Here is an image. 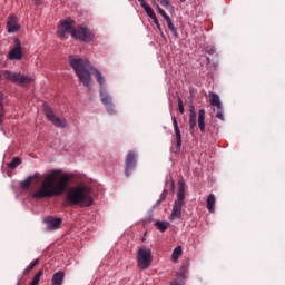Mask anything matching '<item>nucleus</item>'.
<instances>
[{"label":"nucleus","instance_id":"nucleus-1","mask_svg":"<svg viewBox=\"0 0 285 285\" xmlns=\"http://www.w3.org/2000/svg\"><path fill=\"white\" fill-rule=\"evenodd\" d=\"M70 175L61 174V169H52L43 179L42 185L32 194V199L61 197L68 190Z\"/></svg>","mask_w":285,"mask_h":285},{"label":"nucleus","instance_id":"nucleus-2","mask_svg":"<svg viewBox=\"0 0 285 285\" xmlns=\"http://www.w3.org/2000/svg\"><path fill=\"white\" fill-rule=\"evenodd\" d=\"M69 65L72 67V69L76 72V76L78 77L80 83L85 88H87V92H91L92 86L90 85L92 81V76L90 72H92L96 77L97 82L99 83L100 88H104V83H106V79L104 78V75L99 69L95 68L92 66V62L88 59L78 58L75 56L68 57Z\"/></svg>","mask_w":285,"mask_h":285},{"label":"nucleus","instance_id":"nucleus-3","mask_svg":"<svg viewBox=\"0 0 285 285\" xmlns=\"http://www.w3.org/2000/svg\"><path fill=\"white\" fill-rule=\"evenodd\" d=\"M92 188L88 185L75 186L71 187L66 195L65 202L68 206H80L81 208H90V205L94 204Z\"/></svg>","mask_w":285,"mask_h":285},{"label":"nucleus","instance_id":"nucleus-4","mask_svg":"<svg viewBox=\"0 0 285 285\" xmlns=\"http://www.w3.org/2000/svg\"><path fill=\"white\" fill-rule=\"evenodd\" d=\"M138 267L141 271H148L153 264V250L148 247H140L137 250Z\"/></svg>","mask_w":285,"mask_h":285},{"label":"nucleus","instance_id":"nucleus-5","mask_svg":"<svg viewBox=\"0 0 285 285\" xmlns=\"http://www.w3.org/2000/svg\"><path fill=\"white\" fill-rule=\"evenodd\" d=\"M4 79H8V81H11L12 83H19L20 86H28L29 83H32V78L21 75L19 72H11V71H3Z\"/></svg>","mask_w":285,"mask_h":285},{"label":"nucleus","instance_id":"nucleus-6","mask_svg":"<svg viewBox=\"0 0 285 285\" xmlns=\"http://www.w3.org/2000/svg\"><path fill=\"white\" fill-rule=\"evenodd\" d=\"M72 39H79V41L90 43L95 39V33L86 27H78L72 31Z\"/></svg>","mask_w":285,"mask_h":285},{"label":"nucleus","instance_id":"nucleus-7","mask_svg":"<svg viewBox=\"0 0 285 285\" xmlns=\"http://www.w3.org/2000/svg\"><path fill=\"white\" fill-rule=\"evenodd\" d=\"M137 151H129L127 153L125 159V175L126 177H130L132 171L137 169V159H138Z\"/></svg>","mask_w":285,"mask_h":285},{"label":"nucleus","instance_id":"nucleus-8","mask_svg":"<svg viewBox=\"0 0 285 285\" xmlns=\"http://www.w3.org/2000/svg\"><path fill=\"white\" fill-rule=\"evenodd\" d=\"M43 111L47 119H49V121H51L56 128H66L68 126L66 120H61V118L55 115V111H52V108H50L48 104H43Z\"/></svg>","mask_w":285,"mask_h":285},{"label":"nucleus","instance_id":"nucleus-9","mask_svg":"<svg viewBox=\"0 0 285 285\" xmlns=\"http://www.w3.org/2000/svg\"><path fill=\"white\" fill-rule=\"evenodd\" d=\"M100 101L104 104L108 115H117V110H115V105L112 104V97L104 88H100Z\"/></svg>","mask_w":285,"mask_h":285},{"label":"nucleus","instance_id":"nucleus-10","mask_svg":"<svg viewBox=\"0 0 285 285\" xmlns=\"http://www.w3.org/2000/svg\"><path fill=\"white\" fill-rule=\"evenodd\" d=\"M72 23H75V21L70 18L60 21V24L58 26V35L61 39H63L66 35H71L72 37V32H75V26H72Z\"/></svg>","mask_w":285,"mask_h":285},{"label":"nucleus","instance_id":"nucleus-11","mask_svg":"<svg viewBox=\"0 0 285 285\" xmlns=\"http://www.w3.org/2000/svg\"><path fill=\"white\" fill-rule=\"evenodd\" d=\"M14 47L9 52L10 61L23 59V50L21 48V40L19 38H14L13 40Z\"/></svg>","mask_w":285,"mask_h":285},{"label":"nucleus","instance_id":"nucleus-12","mask_svg":"<svg viewBox=\"0 0 285 285\" xmlns=\"http://www.w3.org/2000/svg\"><path fill=\"white\" fill-rule=\"evenodd\" d=\"M43 223L47 224L46 230L50 232V230L59 229V226H61V224H63V219L57 218L55 216H46L43 218Z\"/></svg>","mask_w":285,"mask_h":285},{"label":"nucleus","instance_id":"nucleus-13","mask_svg":"<svg viewBox=\"0 0 285 285\" xmlns=\"http://www.w3.org/2000/svg\"><path fill=\"white\" fill-rule=\"evenodd\" d=\"M171 121L174 125V132L176 136L175 153H180V150H181V130L179 129V124L177 122V117L171 116Z\"/></svg>","mask_w":285,"mask_h":285},{"label":"nucleus","instance_id":"nucleus-14","mask_svg":"<svg viewBox=\"0 0 285 285\" xmlns=\"http://www.w3.org/2000/svg\"><path fill=\"white\" fill-rule=\"evenodd\" d=\"M142 10L146 12L147 17H149V19H153L157 30H161V24L159 23V19H157V14H155V10H153V7H150L149 4L142 7Z\"/></svg>","mask_w":285,"mask_h":285},{"label":"nucleus","instance_id":"nucleus-15","mask_svg":"<svg viewBox=\"0 0 285 285\" xmlns=\"http://www.w3.org/2000/svg\"><path fill=\"white\" fill-rule=\"evenodd\" d=\"M181 208H184V205L177 203V200L174 202V206L171 209V214L169 216L170 222H175V219H181Z\"/></svg>","mask_w":285,"mask_h":285},{"label":"nucleus","instance_id":"nucleus-16","mask_svg":"<svg viewBox=\"0 0 285 285\" xmlns=\"http://www.w3.org/2000/svg\"><path fill=\"white\" fill-rule=\"evenodd\" d=\"M197 126V114L195 112V107L190 106L189 109V132L195 135V127Z\"/></svg>","mask_w":285,"mask_h":285},{"label":"nucleus","instance_id":"nucleus-17","mask_svg":"<svg viewBox=\"0 0 285 285\" xmlns=\"http://www.w3.org/2000/svg\"><path fill=\"white\" fill-rule=\"evenodd\" d=\"M184 180L178 181V193H177V204H180V206H184V199H186V187H185Z\"/></svg>","mask_w":285,"mask_h":285},{"label":"nucleus","instance_id":"nucleus-18","mask_svg":"<svg viewBox=\"0 0 285 285\" xmlns=\"http://www.w3.org/2000/svg\"><path fill=\"white\" fill-rule=\"evenodd\" d=\"M188 268H190V263L185 261L177 273V279L184 282V279H186V273H188Z\"/></svg>","mask_w":285,"mask_h":285},{"label":"nucleus","instance_id":"nucleus-19","mask_svg":"<svg viewBox=\"0 0 285 285\" xmlns=\"http://www.w3.org/2000/svg\"><path fill=\"white\" fill-rule=\"evenodd\" d=\"M206 110L199 109L198 111V128L200 132H206Z\"/></svg>","mask_w":285,"mask_h":285},{"label":"nucleus","instance_id":"nucleus-20","mask_svg":"<svg viewBox=\"0 0 285 285\" xmlns=\"http://www.w3.org/2000/svg\"><path fill=\"white\" fill-rule=\"evenodd\" d=\"M8 32L9 35H12L13 32H17L19 30V26L17 24V17L11 16L7 22Z\"/></svg>","mask_w":285,"mask_h":285},{"label":"nucleus","instance_id":"nucleus-21","mask_svg":"<svg viewBox=\"0 0 285 285\" xmlns=\"http://www.w3.org/2000/svg\"><path fill=\"white\" fill-rule=\"evenodd\" d=\"M65 277L66 273H63V271L56 272L51 279L52 285H62Z\"/></svg>","mask_w":285,"mask_h":285},{"label":"nucleus","instance_id":"nucleus-22","mask_svg":"<svg viewBox=\"0 0 285 285\" xmlns=\"http://www.w3.org/2000/svg\"><path fill=\"white\" fill-rule=\"evenodd\" d=\"M161 202H164V200H161V198H159V199L155 203V205L151 207V210H149V216L144 219V223H145V224H150V223L153 222V215H154L153 213H154V210H155L157 207L161 206Z\"/></svg>","mask_w":285,"mask_h":285},{"label":"nucleus","instance_id":"nucleus-23","mask_svg":"<svg viewBox=\"0 0 285 285\" xmlns=\"http://www.w3.org/2000/svg\"><path fill=\"white\" fill-rule=\"evenodd\" d=\"M215 194H209L207 197V210H209V213H215Z\"/></svg>","mask_w":285,"mask_h":285},{"label":"nucleus","instance_id":"nucleus-24","mask_svg":"<svg viewBox=\"0 0 285 285\" xmlns=\"http://www.w3.org/2000/svg\"><path fill=\"white\" fill-rule=\"evenodd\" d=\"M210 97V106H215L217 109H220L223 106L222 100L219 99V95L213 92Z\"/></svg>","mask_w":285,"mask_h":285},{"label":"nucleus","instance_id":"nucleus-25","mask_svg":"<svg viewBox=\"0 0 285 285\" xmlns=\"http://www.w3.org/2000/svg\"><path fill=\"white\" fill-rule=\"evenodd\" d=\"M155 226L157 230H159L160 233H166V230H168V226H170V223L164 222V220H157L155 223Z\"/></svg>","mask_w":285,"mask_h":285},{"label":"nucleus","instance_id":"nucleus-26","mask_svg":"<svg viewBox=\"0 0 285 285\" xmlns=\"http://www.w3.org/2000/svg\"><path fill=\"white\" fill-rule=\"evenodd\" d=\"M167 23V28H169L173 37H175V39H179V33L177 32V28L175 27V24H173V19H168L166 20Z\"/></svg>","mask_w":285,"mask_h":285},{"label":"nucleus","instance_id":"nucleus-27","mask_svg":"<svg viewBox=\"0 0 285 285\" xmlns=\"http://www.w3.org/2000/svg\"><path fill=\"white\" fill-rule=\"evenodd\" d=\"M33 179H35V176H28L24 180H22L20 183V188L28 190V188H30Z\"/></svg>","mask_w":285,"mask_h":285},{"label":"nucleus","instance_id":"nucleus-28","mask_svg":"<svg viewBox=\"0 0 285 285\" xmlns=\"http://www.w3.org/2000/svg\"><path fill=\"white\" fill-rule=\"evenodd\" d=\"M181 246H177L174 250H173V254H171V262H178L179 261V257H181Z\"/></svg>","mask_w":285,"mask_h":285},{"label":"nucleus","instance_id":"nucleus-29","mask_svg":"<svg viewBox=\"0 0 285 285\" xmlns=\"http://www.w3.org/2000/svg\"><path fill=\"white\" fill-rule=\"evenodd\" d=\"M154 6L157 8L158 13H159L160 16H163V18L165 19V21H168V20L170 19V16H168V13H166V11H165L164 9H161V7H159V4H158L156 1H154Z\"/></svg>","mask_w":285,"mask_h":285},{"label":"nucleus","instance_id":"nucleus-30","mask_svg":"<svg viewBox=\"0 0 285 285\" xmlns=\"http://www.w3.org/2000/svg\"><path fill=\"white\" fill-rule=\"evenodd\" d=\"M21 158L20 157H13L10 163H8L9 168H17L18 166H21Z\"/></svg>","mask_w":285,"mask_h":285},{"label":"nucleus","instance_id":"nucleus-31","mask_svg":"<svg viewBox=\"0 0 285 285\" xmlns=\"http://www.w3.org/2000/svg\"><path fill=\"white\" fill-rule=\"evenodd\" d=\"M43 275V271H39L32 278L30 285H39V282L41 281V276Z\"/></svg>","mask_w":285,"mask_h":285},{"label":"nucleus","instance_id":"nucleus-32","mask_svg":"<svg viewBox=\"0 0 285 285\" xmlns=\"http://www.w3.org/2000/svg\"><path fill=\"white\" fill-rule=\"evenodd\" d=\"M37 264H39V258H36L32 263H30V265L23 271V275H28V273H30V271H32Z\"/></svg>","mask_w":285,"mask_h":285},{"label":"nucleus","instance_id":"nucleus-33","mask_svg":"<svg viewBox=\"0 0 285 285\" xmlns=\"http://www.w3.org/2000/svg\"><path fill=\"white\" fill-rule=\"evenodd\" d=\"M205 52L206 55H215V52H217V49H215V46H207L205 48Z\"/></svg>","mask_w":285,"mask_h":285},{"label":"nucleus","instance_id":"nucleus-34","mask_svg":"<svg viewBox=\"0 0 285 285\" xmlns=\"http://www.w3.org/2000/svg\"><path fill=\"white\" fill-rule=\"evenodd\" d=\"M217 114H216V118L217 119H220V121H225V118H224V107H220L219 109H217Z\"/></svg>","mask_w":285,"mask_h":285},{"label":"nucleus","instance_id":"nucleus-35","mask_svg":"<svg viewBox=\"0 0 285 285\" xmlns=\"http://www.w3.org/2000/svg\"><path fill=\"white\" fill-rule=\"evenodd\" d=\"M160 6H163V8H166V10H168V8H170V0H160Z\"/></svg>","mask_w":285,"mask_h":285},{"label":"nucleus","instance_id":"nucleus-36","mask_svg":"<svg viewBox=\"0 0 285 285\" xmlns=\"http://www.w3.org/2000/svg\"><path fill=\"white\" fill-rule=\"evenodd\" d=\"M178 110L180 115H184V101H181V98H178Z\"/></svg>","mask_w":285,"mask_h":285},{"label":"nucleus","instance_id":"nucleus-37","mask_svg":"<svg viewBox=\"0 0 285 285\" xmlns=\"http://www.w3.org/2000/svg\"><path fill=\"white\" fill-rule=\"evenodd\" d=\"M168 197V189L164 188L163 193L160 194V202H164Z\"/></svg>","mask_w":285,"mask_h":285},{"label":"nucleus","instance_id":"nucleus-38","mask_svg":"<svg viewBox=\"0 0 285 285\" xmlns=\"http://www.w3.org/2000/svg\"><path fill=\"white\" fill-rule=\"evenodd\" d=\"M3 99H4V95L3 92H0V108L3 111Z\"/></svg>","mask_w":285,"mask_h":285},{"label":"nucleus","instance_id":"nucleus-39","mask_svg":"<svg viewBox=\"0 0 285 285\" xmlns=\"http://www.w3.org/2000/svg\"><path fill=\"white\" fill-rule=\"evenodd\" d=\"M138 2L140 3L141 8H146V6H148V3H146V0H138Z\"/></svg>","mask_w":285,"mask_h":285},{"label":"nucleus","instance_id":"nucleus-40","mask_svg":"<svg viewBox=\"0 0 285 285\" xmlns=\"http://www.w3.org/2000/svg\"><path fill=\"white\" fill-rule=\"evenodd\" d=\"M179 282H181V279L176 278V281H174L170 285H184V283H179Z\"/></svg>","mask_w":285,"mask_h":285},{"label":"nucleus","instance_id":"nucleus-41","mask_svg":"<svg viewBox=\"0 0 285 285\" xmlns=\"http://www.w3.org/2000/svg\"><path fill=\"white\" fill-rule=\"evenodd\" d=\"M169 181H173V178H170V177L166 176L165 186H168V183H169Z\"/></svg>","mask_w":285,"mask_h":285},{"label":"nucleus","instance_id":"nucleus-42","mask_svg":"<svg viewBox=\"0 0 285 285\" xmlns=\"http://www.w3.org/2000/svg\"><path fill=\"white\" fill-rule=\"evenodd\" d=\"M159 31V33H160V37L163 38V39H166V35H164V31L160 29V30H158Z\"/></svg>","mask_w":285,"mask_h":285},{"label":"nucleus","instance_id":"nucleus-43","mask_svg":"<svg viewBox=\"0 0 285 285\" xmlns=\"http://www.w3.org/2000/svg\"><path fill=\"white\" fill-rule=\"evenodd\" d=\"M35 3H41V0H33Z\"/></svg>","mask_w":285,"mask_h":285},{"label":"nucleus","instance_id":"nucleus-44","mask_svg":"<svg viewBox=\"0 0 285 285\" xmlns=\"http://www.w3.org/2000/svg\"><path fill=\"white\" fill-rule=\"evenodd\" d=\"M207 63H210V58L206 57Z\"/></svg>","mask_w":285,"mask_h":285},{"label":"nucleus","instance_id":"nucleus-45","mask_svg":"<svg viewBox=\"0 0 285 285\" xmlns=\"http://www.w3.org/2000/svg\"><path fill=\"white\" fill-rule=\"evenodd\" d=\"M1 117H3V110L0 112V124H1Z\"/></svg>","mask_w":285,"mask_h":285},{"label":"nucleus","instance_id":"nucleus-46","mask_svg":"<svg viewBox=\"0 0 285 285\" xmlns=\"http://www.w3.org/2000/svg\"><path fill=\"white\" fill-rule=\"evenodd\" d=\"M17 285H21V277L18 278V284Z\"/></svg>","mask_w":285,"mask_h":285},{"label":"nucleus","instance_id":"nucleus-47","mask_svg":"<svg viewBox=\"0 0 285 285\" xmlns=\"http://www.w3.org/2000/svg\"><path fill=\"white\" fill-rule=\"evenodd\" d=\"M171 188H175V181L171 180Z\"/></svg>","mask_w":285,"mask_h":285},{"label":"nucleus","instance_id":"nucleus-48","mask_svg":"<svg viewBox=\"0 0 285 285\" xmlns=\"http://www.w3.org/2000/svg\"><path fill=\"white\" fill-rule=\"evenodd\" d=\"M180 1V3H186V0H179Z\"/></svg>","mask_w":285,"mask_h":285},{"label":"nucleus","instance_id":"nucleus-49","mask_svg":"<svg viewBox=\"0 0 285 285\" xmlns=\"http://www.w3.org/2000/svg\"><path fill=\"white\" fill-rule=\"evenodd\" d=\"M153 1V3H155V0H151Z\"/></svg>","mask_w":285,"mask_h":285}]
</instances>
